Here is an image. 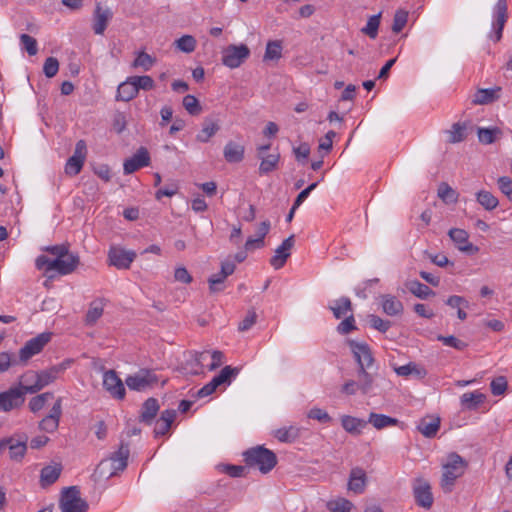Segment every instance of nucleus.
Wrapping results in <instances>:
<instances>
[{"label": "nucleus", "mask_w": 512, "mask_h": 512, "mask_svg": "<svg viewBox=\"0 0 512 512\" xmlns=\"http://www.w3.org/2000/svg\"><path fill=\"white\" fill-rule=\"evenodd\" d=\"M467 462L457 453L448 455L447 462L442 465L440 487L444 493H451L456 480L466 471Z\"/></svg>", "instance_id": "f257e3e1"}, {"label": "nucleus", "mask_w": 512, "mask_h": 512, "mask_svg": "<svg viewBox=\"0 0 512 512\" xmlns=\"http://www.w3.org/2000/svg\"><path fill=\"white\" fill-rule=\"evenodd\" d=\"M80 264L78 254L70 253L60 259H50L45 255L36 258L35 265L38 270L45 269L46 272L57 271L60 275H68L76 270Z\"/></svg>", "instance_id": "f03ea898"}, {"label": "nucleus", "mask_w": 512, "mask_h": 512, "mask_svg": "<svg viewBox=\"0 0 512 512\" xmlns=\"http://www.w3.org/2000/svg\"><path fill=\"white\" fill-rule=\"evenodd\" d=\"M248 467L258 468L263 474L269 473L277 464L276 454L263 446H256L243 453Z\"/></svg>", "instance_id": "7ed1b4c3"}, {"label": "nucleus", "mask_w": 512, "mask_h": 512, "mask_svg": "<svg viewBox=\"0 0 512 512\" xmlns=\"http://www.w3.org/2000/svg\"><path fill=\"white\" fill-rule=\"evenodd\" d=\"M129 445L121 443L119 449L114 452L108 459L102 460L98 465L99 473L102 476L110 478L119 471H123L127 467L129 457Z\"/></svg>", "instance_id": "20e7f679"}, {"label": "nucleus", "mask_w": 512, "mask_h": 512, "mask_svg": "<svg viewBox=\"0 0 512 512\" xmlns=\"http://www.w3.org/2000/svg\"><path fill=\"white\" fill-rule=\"evenodd\" d=\"M59 506L61 512H86L88 509V504L81 498L80 490L77 486L63 489Z\"/></svg>", "instance_id": "39448f33"}, {"label": "nucleus", "mask_w": 512, "mask_h": 512, "mask_svg": "<svg viewBox=\"0 0 512 512\" xmlns=\"http://www.w3.org/2000/svg\"><path fill=\"white\" fill-rule=\"evenodd\" d=\"M158 382V375L151 369H140L125 379V383L130 390L139 392L152 388Z\"/></svg>", "instance_id": "423d86ee"}, {"label": "nucleus", "mask_w": 512, "mask_h": 512, "mask_svg": "<svg viewBox=\"0 0 512 512\" xmlns=\"http://www.w3.org/2000/svg\"><path fill=\"white\" fill-rule=\"evenodd\" d=\"M250 55V50L247 45L231 44L227 46L222 52V63L231 68L239 67Z\"/></svg>", "instance_id": "0eeeda50"}, {"label": "nucleus", "mask_w": 512, "mask_h": 512, "mask_svg": "<svg viewBox=\"0 0 512 512\" xmlns=\"http://www.w3.org/2000/svg\"><path fill=\"white\" fill-rule=\"evenodd\" d=\"M87 156V146L84 140L77 141L74 153L65 164V173L69 176L78 175L84 165Z\"/></svg>", "instance_id": "6e6552de"}, {"label": "nucleus", "mask_w": 512, "mask_h": 512, "mask_svg": "<svg viewBox=\"0 0 512 512\" xmlns=\"http://www.w3.org/2000/svg\"><path fill=\"white\" fill-rule=\"evenodd\" d=\"M348 345L358 364V369H370L374 363V357L368 344L349 340Z\"/></svg>", "instance_id": "1a4fd4ad"}, {"label": "nucleus", "mask_w": 512, "mask_h": 512, "mask_svg": "<svg viewBox=\"0 0 512 512\" xmlns=\"http://www.w3.org/2000/svg\"><path fill=\"white\" fill-rule=\"evenodd\" d=\"M507 1L498 0L493 9L494 20L492 22L493 34L490 36L495 42L502 38V32L508 19Z\"/></svg>", "instance_id": "9d476101"}, {"label": "nucleus", "mask_w": 512, "mask_h": 512, "mask_svg": "<svg viewBox=\"0 0 512 512\" xmlns=\"http://www.w3.org/2000/svg\"><path fill=\"white\" fill-rule=\"evenodd\" d=\"M51 333L44 332L28 340L19 351L21 361H27L32 356L41 352L44 346L51 340Z\"/></svg>", "instance_id": "9b49d317"}, {"label": "nucleus", "mask_w": 512, "mask_h": 512, "mask_svg": "<svg viewBox=\"0 0 512 512\" xmlns=\"http://www.w3.org/2000/svg\"><path fill=\"white\" fill-rule=\"evenodd\" d=\"M25 401V397L20 389L15 386L10 387L8 390L0 393V411L10 412L14 409L20 408Z\"/></svg>", "instance_id": "f8f14e48"}, {"label": "nucleus", "mask_w": 512, "mask_h": 512, "mask_svg": "<svg viewBox=\"0 0 512 512\" xmlns=\"http://www.w3.org/2000/svg\"><path fill=\"white\" fill-rule=\"evenodd\" d=\"M413 494L418 506L430 509L433 505V495L428 481L418 478L413 484Z\"/></svg>", "instance_id": "ddd939ff"}, {"label": "nucleus", "mask_w": 512, "mask_h": 512, "mask_svg": "<svg viewBox=\"0 0 512 512\" xmlns=\"http://www.w3.org/2000/svg\"><path fill=\"white\" fill-rule=\"evenodd\" d=\"M66 369L64 364L52 366L49 369L36 372L37 383L34 387L29 388V394H35L42 390L44 387L54 382L58 375Z\"/></svg>", "instance_id": "4468645a"}, {"label": "nucleus", "mask_w": 512, "mask_h": 512, "mask_svg": "<svg viewBox=\"0 0 512 512\" xmlns=\"http://www.w3.org/2000/svg\"><path fill=\"white\" fill-rule=\"evenodd\" d=\"M270 144L261 145L257 148V157L261 159L259 166V173L261 175L268 174L277 168L280 160V154L278 152L266 154L270 149Z\"/></svg>", "instance_id": "2eb2a0df"}, {"label": "nucleus", "mask_w": 512, "mask_h": 512, "mask_svg": "<svg viewBox=\"0 0 512 512\" xmlns=\"http://www.w3.org/2000/svg\"><path fill=\"white\" fill-rule=\"evenodd\" d=\"M294 244H295V236L290 235L288 238H286L281 243L280 246L277 247L274 255L270 259V265L274 269L278 270L285 265L287 259L291 255V249L293 248Z\"/></svg>", "instance_id": "dca6fc26"}, {"label": "nucleus", "mask_w": 512, "mask_h": 512, "mask_svg": "<svg viewBox=\"0 0 512 512\" xmlns=\"http://www.w3.org/2000/svg\"><path fill=\"white\" fill-rule=\"evenodd\" d=\"M111 265L118 269H128L136 258L134 251L124 250L122 248L112 247L108 254Z\"/></svg>", "instance_id": "f3484780"}, {"label": "nucleus", "mask_w": 512, "mask_h": 512, "mask_svg": "<svg viewBox=\"0 0 512 512\" xmlns=\"http://www.w3.org/2000/svg\"><path fill=\"white\" fill-rule=\"evenodd\" d=\"M103 386L114 398L123 399L125 397L124 384L114 370L104 372Z\"/></svg>", "instance_id": "a211bd4d"}, {"label": "nucleus", "mask_w": 512, "mask_h": 512, "mask_svg": "<svg viewBox=\"0 0 512 512\" xmlns=\"http://www.w3.org/2000/svg\"><path fill=\"white\" fill-rule=\"evenodd\" d=\"M150 164V155L146 148L141 147L137 152L126 159L123 164L124 174H132L142 167H146Z\"/></svg>", "instance_id": "6ab92c4d"}, {"label": "nucleus", "mask_w": 512, "mask_h": 512, "mask_svg": "<svg viewBox=\"0 0 512 512\" xmlns=\"http://www.w3.org/2000/svg\"><path fill=\"white\" fill-rule=\"evenodd\" d=\"M448 235L460 251L468 254L478 252L479 248L469 242V234L464 229L452 228L449 230Z\"/></svg>", "instance_id": "aec40b11"}, {"label": "nucleus", "mask_w": 512, "mask_h": 512, "mask_svg": "<svg viewBox=\"0 0 512 512\" xmlns=\"http://www.w3.org/2000/svg\"><path fill=\"white\" fill-rule=\"evenodd\" d=\"M8 447L9 456L12 460L19 461L21 460L27 450L26 441L24 440H16L12 437L0 439V450Z\"/></svg>", "instance_id": "412c9836"}, {"label": "nucleus", "mask_w": 512, "mask_h": 512, "mask_svg": "<svg viewBox=\"0 0 512 512\" xmlns=\"http://www.w3.org/2000/svg\"><path fill=\"white\" fill-rule=\"evenodd\" d=\"M383 312L388 316H399L403 313L402 302L394 295L383 294L380 297Z\"/></svg>", "instance_id": "4be33fe9"}, {"label": "nucleus", "mask_w": 512, "mask_h": 512, "mask_svg": "<svg viewBox=\"0 0 512 512\" xmlns=\"http://www.w3.org/2000/svg\"><path fill=\"white\" fill-rule=\"evenodd\" d=\"M367 485V476L360 467H355L350 472L348 489L356 494H362Z\"/></svg>", "instance_id": "5701e85b"}, {"label": "nucleus", "mask_w": 512, "mask_h": 512, "mask_svg": "<svg viewBox=\"0 0 512 512\" xmlns=\"http://www.w3.org/2000/svg\"><path fill=\"white\" fill-rule=\"evenodd\" d=\"M177 416V412L174 409H167L161 413L160 418L156 421L154 434L155 437L164 436L167 434L171 428L172 423L174 422Z\"/></svg>", "instance_id": "b1692460"}, {"label": "nucleus", "mask_w": 512, "mask_h": 512, "mask_svg": "<svg viewBox=\"0 0 512 512\" xmlns=\"http://www.w3.org/2000/svg\"><path fill=\"white\" fill-rule=\"evenodd\" d=\"M160 409L158 400L150 397L142 404L140 422L151 425Z\"/></svg>", "instance_id": "393cba45"}, {"label": "nucleus", "mask_w": 512, "mask_h": 512, "mask_svg": "<svg viewBox=\"0 0 512 512\" xmlns=\"http://www.w3.org/2000/svg\"><path fill=\"white\" fill-rule=\"evenodd\" d=\"M112 14L109 9H103L99 4L94 11L93 30L97 35H102L107 28Z\"/></svg>", "instance_id": "a878e982"}, {"label": "nucleus", "mask_w": 512, "mask_h": 512, "mask_svg": "<svg viewBox=\"0 0 512 512\" xmlns=\"http://www.w3.org/2000/svg\"><path fill=\"white\" fill-rule=\"evenodd\" d=\"M105 300L103 298H98L93 300L88 308V311L85 315V324L88 326H93L103 315Z\"/></svg>", "instance_id": "bb28decb"}, {"label": "nucleus", "mask_w": 512, "mask_h": 512, "mask_svg": "<svg viewBox=\"0 0 512 512\" xmlns=\"http://www.w3.org/2000/svg\"><path fill=\"white\" fill-rule=\"evenodd\" d=\"M501 88H489V89H478L473 97V104L475 105H486L490 104L499 99Z\"/></svg>", "instance_id": "cd10ccee"}, {"label": "nucleus", "mask_w": 512, "mask_h": 512, "mask_svg": "<svg viewBox=\"0 0 512 512\" xmlns=\"http://www.w3.org/2000/svg\"><path fill=\"white\" fill-rule=\"evenodd\" d=\"M440 428L439 417H425L417 425L418 431L427 438L434 437Z\"/></svg>", "instance_id": "c85d7f7f"}, {"label": "nucleus", "mask_w": 512, "mask_h": 512, "mask_svg": "<svg viewBox=\"0 0 512 512\" xmlns=\"http://www.w3.org/2000/svg\"><path fill=\"white\" fill-rule=\"evenodd\" d=\"M245 148L239 143L229 141L224 147V158L229 163H239L244 158Z\"/></svg>", "instance_id": "c756f323"}, {"label": "nucleus", "mask_w": 512, "mask_h": 512, "mask_svg": "<svg viewBox=\"0 0 512 512\" xmlns=\"http://www.w3.org/2000/svg\"><path fill=\"white\" fill-rule=\"evenodd\" d=\"M393 370L398 376L408 377L410 375L415 376L418 379H422L427 375L426 370L414 362H409L402 366H393Z\"/></svg>", "instance_id": "7c9ffc66"}, {"label": "nucleus", "mask_w": 512, "mask_h": 512, "mask_svg": "<svg viewBox=\"0 0 512 512\" xmlns=\"http://www.w3.org/2000/svg\"><path fill=\"white\" fill-rule=\"evenodd\" d=\"M138 95L137 88L130 77L122 82L117 89L116 100L128 102Z\"/></svg>", "instance_id": "2f4dec72"}, {"label": "nucleus", "mask_w": 512, "mask_h": 512, "mask_svg": "<svg viewBox=\"0 0 512 512\" xmlns=\"http://www.w3.org/2000/svg\"><path fill=\"white\" fill-rule=\"evenodd\" d=\"M341 425L346 432L359 435L362 432V429L366 427L367 422L363 419L350 415H343L341 417Z\"/></svg>", "instance_id": "473e14b6"}, {"label": "nucleus", "mask_w": 512, "mask_h": 512, "mask_svg": "<svg viewBox=\"0 0 512 512\" xmlns=\"http://www.w3.org/2000/svg\"><path fill=\"white\" fill-rule=\"evenodd\" d=\"M369 369H358L357 377H358V385L359 391L363 395L370 394L373 391L375 377L372 373L368 371Z\"/></svg>", "instance_id": "72a5a7b5"}, {"label": "nucleus", "mask_w": 512, "mask_h": 512, "mask_svg": "<svg viewBox=\"0 0 512 512\" xmlns=\"http://www.w3.org/2000/svg\"><path fill=\"white\" fill-rule=\"evenodd\" d=\"M60 465H49L41 470L40 481L43 487L49 486L56 482L61 474Z\"/></svg>", "instance_id": "f704fd0d"}, {"label": "nucleus", "mask_w": 512, "mask_h": 512, "mask_svg": "<svg viewBox=\"0 0 512 512\" xmlns=\"http://www.w3.org/2000/svg\"><path fill=\"white\" fill-rule=\"evenodd\" d=\"M485 398V395L479 391L467 392L461 396V405L466 409L475 410Z\"/></svg>", "instance_id": "c9c22d12"}, {"label": "nucleus", "mask_w": 512, "mask_h": 512, "mask_svg": "<svg viewBox=\"0 0 512 512\" xmlns=\"http://www.w3.org/2000/svg\"><path fill=\"white\" fill-rule=\"evenodd\" d=\"M405 286L413 295L420 299H427L428 297L435 295L427 285L417 280L407 281Z\"/></svg>", "instance_id": "e433bc0d"}, {"label": "nucleus", "mask_w": 512, "mask_h": 512, "mask_svg": "<svg viewBox=\"0 0 512 512\" xmlns=\"http://www.w3.org/2000/svg\"><path fill=\"white\" fill-rule=\"evenodd\" d=\"M367 423H370L377 430L384 429L389 426H395L398 423L396 418L384 414L370 413Z\"/></svg>", "instance_id": "4c0bfd02"}, {"label": "nucleus", "mask_w": 512, "mask_h": 512, "mask_svg": "<svg viewBox=\"0 0 512 512\" xmlns=\"http://www.w3.org/2000/svg\"><path fill=\"white\" fill-rule=\"evenodd\" d=\"M467 125L465 123H454L451 129L446 131L449 143H459L466 139Z\"/></svg>", "instance_id": "58836bf2"}, {"label": "nucleus", "mask_w": 512, "mask_h": 512, "mask_svg": "<svg viewBox=\"0 0 512 512\" xmlns=\"http://www.w3.org/2000/svg\"><path fill=\"white\" fill-rule=\"evenodd\" d=\"M335 318L340 319L352 311V303L348 297H341L330 306Z\"/></svg>", "instance_id": "ea45409f"}, {"label": "nucleus", "mask_w": 512, "mask_h": 512, "mask_svg": "<svg viewBox=\"0 0 512 512\" xmlns=\"http://www.w3.org/2000/svg\"><path fill=\"white\" fill-rule=\"evenodd\" d=\"M219 125L212 120H205L201 131L197 134L196 139L199 142L206 143L219 130Z\"/></svg>", "instance_id": "a19ab883"}, {"label": "nucleus", "mask_w": 512, "mask_h": 512, "mask_svg": "<svg viewBox=\"0 0 512 512\" xmlns=\"http://www.w3.org/2000/svg\"><path fill=\"white\" fill-rule=\"evenodd\" d=\"M438 197L446 204L456 203L458 193L450 185L442 182L437 190Z\"/></svg>", "instance_id": "79ce46f5"}, {"label": "nucleus", "mask_w": 512, "mask_h": 512, "mask_svg": "<svg viewBox=\"0 0 512 512\" xmlns=\"http://www.w3.org/2000/svg\"><path fill=\"white\" fill-rule=\"evenodd\" d=\"M37 383V374L35 371H27L22 374L19 378V385L15 386L20 389L25 397L26 393H29V388L34 387Z\"/></svg>", "instance_id": "37998d69"}, {"label": "nucleus", "mask_w": 512, "mask_h": 512, "mask_svg": "<svg viewBox=\"0 0 512 512\" xmlns=\"http://www.w3.org/2000/svg\"><path fill=\"white\" fill-rule=\"evenodd\" d=\"M477 201L488 211L495 209L499 204L498 199L492 193L485 190L477 193Z\"/></svg>", "instance_id": "c03bdc74"}, {"label": "nucleus", "mask_w": 512, "mask_h": 512, "mask_svg": "<svg viewBox=\"0 0 512 512\" xmlns=\"http://www.w3.org/2000/svg\"><path fill=\"white\" fill-rule=\"evenodd\" d=\"M175 47L184 53H192L197 45L196 39L192 35H183L174 42Z\"/></svg>", "instance_id": "a18cd8bd"}, {"label": "nucleus", "mask_w": 512, "mask_h": 512, "mask_svg": "<svg viewBox=\"0 0 512 512\" xmlns=\"http://www.w3.org/2000/svg\"><path fill=\"white\" fill-rule=\"evenodd\" d=\"M478 139L482 144H492L496 138L501 135V130L497 127L494 128H478Z\"/></svg>", "instance_id": "49530a36"}, {"label": "nucleus", "mask_w": 512, "mask_h": 512, "mask_svg": "<svg viewBox=\"0 0 512 512\" xmlns=\"http://www.w3.org/2000/svg\"><path fill=\"white\" fill-rule=\"evenodd\" d=\"M381 13L369 17L367 24L361 29V32L371 39H375L378 35L380 26Z\"/></svg>", "instance_id": "de8ad7c7"}, {"label": "nucleus", "mask_w": 512, "mask_h": 512, "mask_svg": "<svg viewBox=\"0 0 512 512\" xmlns=\"http://www.w3.org/2000/svg\"><path fill=\"white\" fill-rule=\"evenodd\" d=\"M51 398H53V393L51 392H45L31 398L28 404L30 411L33 413L40 411Z\"/></svg>", "instance_id": "09e8293b"}, {"label": "nucleus", "mask_w": 512, "mask_h": 512, "mask_svg": "<svg viewBox=\"0 0 512 512\" xmlns=\"http://www.w3.org/2000/svg\"><path fill=\"white\" fill-rule=\"evenodd\" d=\"M154 63L155 59L151 55L142 51L137 54V57L133 61L132 66L134 68L140 67L144 71H148L154 65Z\"/></svg>", "instance_id": "8fccbe9b"}, {"label": "nucleus", "mask_w": 512, "mask_h": 512, "mask_svg": "<svg viewBox=\"0 0 512 512\" xmlns=\"http://www.w3.org/2000/svg\"><path fill=\"white\" fill-rule=\"evenodd\" d=\"M130 80H132L133 83L135 84L137 92H139V90L149 91L155 87V82L153 78L148 75L130 76Z\"/></svg>", "instance_id": "3c124183"}, {"label": "nucleus", "mask_w": 512, "mask_h": 512, "mask_svg": "<svg viewBox=\"0 0 512 512\" xmlns=\"http://www.w3.org/2000/svg\"><path fill=\"white\" fill-rule=\"evenodd\" d=\"M183 107L190 115H198L202 111V107L198 99L193 95H186L182 101Z\"/></svg>", "instance_id": "603ef678"}, {"label": "nucleus", "mask_w": 512, "mask_h": 512, "mask_svg": "<svg viewBox=\"0 0 512 512\" xmlns=\"http://www.w3.org/2000/svg\"><path fill=\"white\" fill-rule=\"evenodd\" d=\"M282 55V45L280 41H269L264 55L265 60H278Z\"/></svg>", "instance_id": "864d4df0"}, {"label": "nucleus", "mask_w": 512, "mask_h": 512, "mask_svg": "<svg viewBox=\"0 0 512 512\" xmlns=\"http://www.w3.org/2000/svg\"><path fill=\"white\" fill-rule=\"evenodd\" d=\"M20 43L22 48L27 51L30 56H34L38 52L37 41L35 38L28 34L20 35Z\"/></svg>", "instance_id": "5fc2aeb1"}, {"label": "nucleus", "mask_w": 512, "mask_h": 512, "mask_svg": "<svg viewBox=\"0 0 512 512\" xmlns=\"http://www.w3.org/2000/svg\"><path fill=\"white\" fill-rule=\"evenodd\" d=\"M508 387V382L506 377L499 376L494 378L490 383L491 393L494 396H500L503 395Z\"/></svg>", "instance_id": "6e6d98bb"}, {"label": "nucleus", "mask_w": 512, "mask_h": 512, "mask_svg": "<svg viewBox=\"0 0 512 512\" xmlns=\"http://www.w3.org/2000/svg\"><path fill=\"white\" fill-rule=\"evenodd\" d=\"M238 370L236 368H232L231 366H225L218 375L214 378L219 383V385H228L231 382V378L237 375Z\"/></svg>", "instance_id": "4d7b16f0"}, {"label": "nucleus", "mask_w": 512, "mask_h": 512, "mask_svg": "<svg viewBox=\"0 0 512 512\" xmlns=\"http://www.w3.org/2000/svg\"><path fill=\"white\" fill-rule=\"evenodd\" d=\"M408 20V12L404 10H398L396 11L394 18H393V24H392V31L394 33H399L402 31V29L407 24Z\"/></svg>", "instance_id": "13d9d810"}, {"label": "nucleus", "mask_w": 512, "mask_h": 512, "mask_svg": "<svg viewBox=\"0 0 512 512\" xmlns=\"http://www.w3.org/2000/svg\"><path fill=\"white\" fill-rule=\"evenodd\" d=\"M257 321V314L255 310L251 309L247 312L246 316L242 321L239 322L238 330L240 332H246L252 328Z\"/></svg>", "instance_id": "bf43d9fd"}, {"label": "nucleus", "mask_w": 512, "mask_h": 512, "mask_svg": "<svg viewBox=\"0 0 512 512\" xmlns=\"http://www.w3.org/2000/svg\"><path fill=\"white\" fill-rule=\"evenodd\" d=\"M59 70V62L54 57H48L43 65V72L46 77L52 78L54 77Z\"/></svg>", "instance_id": "052dcab7"}, {"label": "nucleus", "mask_w": 512, "mask_h": 512, "mask_svg": "<svg viewBox=\"0 0 512 512\" xmlns=\"http://www.w3.org/2000/svg\"><path fill=\"white\" fill-rule=\"evenodd\" d=\"M438 340L441 341L444 345L446 346H449V347H453L457 350H464L466 347H467V344L458 339L457 337L455 336H438Z\"/></svg>", "instance_id": "680f3d73"}, {"label": "nucleus", "mask_w": 512, "mask_h": 512, "mask_svg": "<svg viewBox=\"0 0 512 512\" xmlns=\"http://www.w3.org/2000/svg\"><path fill=\"white\" fill-rule=\"evenodd\" d=\"M353 504L346 499H339L334 502L328 503V509L331 512H350Z\"/></svg>", "instance_id": "e2e57ef3"}, {"label": "nucleus", "mask_w": 512, "mask_h": 512, "mask_svg": "<svg viewBox=\"0 0 512 512\" xmlns=\"http://www.w3.org/2000/svg\"><path fill=\"white\" fill-rule=\"evenodd\" d=\"M308 417L310 419H314L319 421L320 423H329L332 421L331 416L323 409L321 408H312L308 412Z\"/></svg>", "instance_id": "0e129e2a"}, {"label": "nucleus", "mask_w": 512, "mask_h": 512, "mask_svg": "<svg viewBox=\"0 0 512 512\" xmlns=\"http://www.w3.org/2000/svg\"><path fill=\"white\" fill-rule=\"evenodd\" d=\"M370 324L374 329L382 333L387 332L391 327V322L389 320H384L376 315H370Z\"/></svg>", "instance_id": "69168bd1"}, {"label": "nucleus", "mask_w": 512, "mask_h": 512, "mask_svg": "<svg viewBox=\"0 0 512 512\" xmlns=\"http://www.w3.org/2000/svg\"><path fill=\"white\" fill-rule=\"evenodd\" d=\"M59 427L58 420L52 419V417H44L38 425V428L41 431L47 432V433H53L55 432Z\"/></svg>", "instance_id": "338daca9"}, {"label": "nucleus", "mask_w": 512, "mask_h": 512, "mask_svg": "<svg viewBox=\"0 0 512 512\" xmlns=\"http://www.w3.org/2000/svg\"><path fill=\"white\" fill-rule=\"evenodd\" d=\"M498 187L500 191L505 194L508 198L512 196V179L507 176L498 178Z\"/></svg>", "instance_id": "774afa93"}]
</instances>
